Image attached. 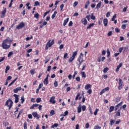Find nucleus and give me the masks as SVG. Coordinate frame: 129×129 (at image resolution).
Returning a JSON list of instances; mask_svg holds the SVG:
<instances>
[{
	"label": "nucleus",
	"mask_w": 129,
	"mask_h": 129,
	"mask_svg": "<svg viewBox=\"0 0 129 129\" xmlns=\"http://www.w3.org/2000/svg\"><path fill=\"white\" fill-rule=\"evenodd\" d=\"M89 5H90V2L89 0H88L86 2V4L85 5V9H87V8H88V6H89Z\"/></svg>",
	"instance_id": "6ab92c4d"
},
{
	"label": "nucleus",
	"mask_w": 129,
	"mask_h": 129,
	"mask_svg": "<svg viewBox=\"0 0 129 129\" xmlns=\"http://www.w3.org/2000/svg\"><path fill=\"white\" fill-rule=\"evenodd\" d=\"M63 58L64 59H67V58H68V53H64V54L63 55Z\"/></svg>",
	"instance_id": "09e8293b"
},
{
	"label": "nucleus",
	"mask_w": 129,
	"mask_h": 129,
	"mask_svg": "<svg viewBox=\"0 0 129 129\" xmlns=\"http://www.w3.org/2000/svg\"><path fill=\"white\" fill-rule=\"evenodd\" d=\"M30 74H31V75H34L35 74V70H31L30 71Z\"/></svg>",
	"instance_id": "49530a36"
},
{
	"label": "nucleus",
	"mask_w": 129,
	"mask_h": 129,
	"mask_svg": "<svg viewBox=\"0 0 129 129\" xmlns=\"http://www.w3.org/2000/svg\"><path fill=\"white\" fill-rule=\"evenodd\" d=\"M39 5H40V3H39L38 1H36L34 3V7H36V6H39Z\"/></svg>",
	"instance_id": "a18cd8bd"
},
{
	"label": "nucleus",
	"mask_w": 129,
	"mask_h": 129,
	"mask_svg": "<svg viewBox=\"0 0 129 129\" xmlns=\"http://www.w3.org/2000/svg\"><path fill=\"white\" fill-rule=\"evenodd\" d=\"M13 101L11 100V99H9L6 102L5 105L7 106H8L9 107V110L12 108L13 106Z\"/></svg>",
	"instance_id": "20e7f679"
},
{
	"label": "nucleus",
	"mask_w": 129,
	"mask_h": 129,
	"mask_svg": "<svg viewBox=\"0 0 129 129\" xmlns=\"http://www.w3.org/2000/svg\"><path fill=\"white\" fill-rule=\"evenodd\" d=\"M69 21V18H67L65 20H64L63 26L65 27V26L67 25V23H68Z\"/></svg>",
	"instance_id": "a211bd4d"
},
{
	"label": "nucleus",
	"mask_w": 129,
	"mask_h": 129,
	"mask_svg": "<svg viewBox=\"0 0 129 129\" xmlns=\"http://www.w3.org/2000/svg\"><path fill=\"white\" fill-rule=\"evenodd\" d=\"M56 15H57V11H54V13L53 14V15L51 16V18L53 19L55 18V17H56Z\"/></svg>",
	"instance_id": "bb28decb"
},
{
	"label": "nucleus",
	"mask_w": 129,
	"mask_h": 129,
	"mask_svg": "<svg viewBox=\"0 0 129 129\" xmlns=\"http://www.w3.org/2000/svg\"><path fill=\"white\" fill-rule=\"evenodd\" d=\"M122 104V102H121L120 103L118 104L117 105L115 106L114 110L116 111V110L118 108H119L120 110H121V108H122V107H121V105Z\"/></svg>",
	"instance_id": "0eeeda50"
},
{
	"label": "nucleus",
	"mask_w": 129,
	"mask_h": 129,
	"mask_svg": "<svg viewBox=\"0 0 129 129\" xmlns=\"http://www.w3.org/2000/svg\"><path fill=\"white\" fill-rule=\"evenodd\" d=\"M49 102L52 103V104H55L56 103V101H55V96H52L49 99Z\"/></svg>",
	"instance_id": "1a4fd4ad"
},
{
	"label": "nucleus",
	"mask_w": 129,
	"mask_h": 129,
	"mask_svg": "<svg viewBox=\"0 0 129 129\" xmlns=\"http://www.w3.org/2000/svg\"><path fill=\"white\" fill-rule=\"evenodd\" d=\"M81 23L83 24L84 26H86V25L88 24L87 20L86 18H84L81 20Z\"/></svg>",
	"instance_id": "6e6552de"
},
{
	"label": "nucleus",
	"mask_w": 129,
	"mask_h": 129,
	"mask_svg": "<svg viewBox=\"0 0 129 129\" xmlns=\"http://www.w3.org/2000/svg\"><path fill=\"white\" fill-rule=\"evenodd\" d=\"M79 96H80V93H78L76 97V99L75 100H78V98H79Z\"/></svg>",
	"instance_id": "3c124183"
},
{
	"label": "nucleus",
	"mask_w": 129,
	"mask_h": 129,
	"mask_svg": "<svg viewBox=\"0 0 129 129\" xmlns=\"http://www.w3.org/2000/svg\"><path fill=\"white\" fill-rule=\"evenodd\" d=\"M89 110L90 111V113H91V115L93 114V113L92 112V109L91 108V107H89Z\"/></svg>",
	"instance_id": "5fc2aeb1"
},
{
	"label": "nucleus",
	"mask_w": 129,
	"mask_h": 129,
	"mask_svg": "<svg viewBox=\"0 0 129 129\" xmlns=\"http://www.w3.org/2000/svg\"><path fill=\"white\" fill-rule=\"evenodd\" d=\"M9 70H10V67L9 66H7L5 70V73H8V71H9Z\"/></svg>",
	"instance_id": "c9c22d12"
},
{
	"label": "nucleus",
	"mask_w": 129,
	"mask_h": 129,
	"mask_svg": "<svg viewBox=\"0 0 129 129\" xmlns=\"http://www.w3.org/2000/svg\"><path fill=\"white\" fill-rule=\"evenodd\" d=\"M114 110V106H110L109 108V112H112L113 110Z\"/></svg>",
	"instance_id": "393cba45"
},
{
	"label": "nucleus",
	"mask_w": 129,
	"mask_h": 129,
	"mask_svg": "<svg viewBox=\"0 0 129 129\" xmlns=\"http://www.w3.org/2000/svg\"><path fill=\"white\" fill-rule=\"evenodd\" d=\"M73 25V22L72 21H70L69 23V27H71Z\"/></svg>",
	"instance_id": "774afa93"
},
{
	"label": "nucleus",
	"mask_w": 129,
	"mask_h": 129,
	"mask_svg": "<svg viewBox=\"0 0 129 129\" xmlns=\"http://www.w3.org/2000/svg\"><path fill=\"white\" fill-rule=\"evenodd\" d=\"M115 18H116V14H114L112 18L111 19V21L113 22V21H115Z\"/></svg>",
	"instance_id": "79ce46f5"
},
{
	"label": "nucleus",
	"mask_w": 129,
	"mask_h": 129,
	"mask_svg": "<svg viewBox=\"0 0 129 129\" xmlns=\"http://www.w3.org/2000/svg\"><path fill=\"white\" fill-rule=\"evenodd\" d=\"M50 114L51 116L54 115V114H55V111H54V110H52L50 112Z\"/></svg>",
	"instance_id": "a19ab883"
},
{
	"label": "nucleus",
	"mask_w": 129,
	"mask_h": 129,
	"mask_svg": "<svg viewBox=\"0 0 129 129\" xmlns=\"http://www.w3.org/2000/svg\"><path fill=\"white\" fill-rule=\"evenodd\" d=\"M14 97H15V103H18V102H19V95L15 94L14 95Z\"/></svg>",
	"instance_id": "ddd939ff"
},
{
	"label": "nucleus",
	"mask_w": 129,
	"mask_h": 129,
	"mask_svg": "<svg viewBox=\"0 0 129 129\" xmlns=\"http://www.w3.org/2000/svg\"><path fill=\"white\" fill-rule=\"evenodd\" d=\"M81 74L83 78H86V74H85V72H81Z\"/></svg>",
	"instance_id": "5701e85b"
},
{
	"label": "nucleus",
	"mask_w": 129,
	"mask_h": 129,
	"mask_svg": "<svg viewBox=\"0 0 129 129\" xmlns=\"http://www.w3.org/2000/svg\"><path fill=\"white\" fill-rule=\"evenodd\" d=\"M64 8V4H61L60 6V11H62V10H63V8Z\"/></svg>",
	"instance_id": "e2e57ef3"
},
{
	"label": "nucleus",
	"mask_w": 129,
	"mask_h": 129,
	"mask_svg": "<svg viewBox=\"0 0 129 129\" xmlns=\"http://www.w3.org/2000/svg\"><path fill=\"white\" fill-rule=\"evenodd\" d=\"M93 129H101V127L99 125H96Z\"/></svg>",
	"instance_id": "c756f323"
},
{
	"label": "nucleus",
	"mask_w": 129,
	"mask_h": 129,
	"mask_svg": "<svg viewBox=\"0 0 129 129\" xmlns=\"http://www.w3.org/2000/svg\"><path fill=\"white\" fill-rule=\"evenodd\" d=\"M90 16L91 20H95V16L93 15V13H92Z\"/></svg>",
	"instance_id": "7c9ffc66"
},
{
	"label": "nucleus",
	"mask_w": 129,
	"mask_h": 129,
	"mask_svg": "<svg viewBox=\"0 0 129 129\" xmlns=\"http://www.w3.org/2000/svg\"><path fill=\"white\" fill-rule=\"evenodd\" d=\"M54 39H52L51 41V40H50L49 41H48L46 43V45L49 47L51 48L52 47V45H54Z\"/></svg>",
	"instance_id": "39448f33"
},
{
	"label": "nucleus",
	"mask_w": 129,
	"mask_h": 129,
	"mask_svg": "<svg viewBox=\"0 0 129 129\" xmlns=\"http://www.w3.org/2000/svg\"><path fill=\"white\" fill-rule=\"evenodd\" d=\"M13 42V40L9 39L7 38L4 40L2 43V47L3 49H8L11 48V43Z\"/></svg>",
	"instance_id": "f257e3e1"
},
{
	"label": "nucleus",
	"mask_w": 129,
	"mask_h": 129,
	"mask_svg": "<svg viewBox=\"0 0 129 129\" xmlns=\"http://www.w3.org/2000/svg\"><path fill=\"white\" fill-rule=\"evenodd\" d=\"M39 17H40L39 13H37L36 14H34V18L36 19H39Z\"/></svg>",
	"instance_id": "72a5a7b5"
},
{
	"label": "nucleus",
	"mask_w": 129,
	"mask_h": 129,
	"mask_svg": "<svg viewBox=\"0 0 129 129\" xmlns=\"http://www.w3.org/2000/svg\"><path fill=\"white\" fill-rule=\"evenodd\" d=\"M76 80L77 81H78V82H79L80 81V77H77L76 78Z\"/></svg>",
	"instance_id": "69168bd1"
},
{
	"label": "nucleus",
	"mask_w": 129,
	"mask_h": 129,
	"mask_svg": "<svg viewBox=\"0 0 129 129\" xmlns=\"http://www.w3.org/2000/svg\"><path fill=\"white\" fill-rule=\"evenodd\" d=\"M84 56V54H83L82 53H81L80 55L79 56L77 61L78 62H79V67H80V66L81 65V64H82V63H83L84 59H83V57Z\"/></svg>",
	"instance_id": "f03ea898"
},
{
	"label": "nucleus",
	"mask_w": 129,
	"mask_h": 129,
	"mask_svg": "<svg viewBox=\"0 0 129 129\" xmlns=\"http://www.w3.org/2000/svg\"><path fill=\"white\" fill-rule=\"evenodd\" d=\"M22 90V88L21 87L16 88L15 89H14L13 90V91L14 92V93H18V92H19V91Z\"/></svg>",
	"instance_id": "9b49d317"
},
{
	"label": "nucleus",
	"mask_w": 129,
	"mask_h": 129,
	"mask_svg": "<svg viewBox=\"0 0 129 129\" xmlns=\"http://www.w3.org/2000/svg\"><path fill=\"white\" fill-rule=\"evenodd\" d=\"M43 83L44 84H45V85H47V84H48V79H45L44 81H43Z\"/></svg>",
	"instance_id": "2f4dec72"
},
{
	"label": "nucleus",
	"mask_w": 129,
	"mask_h": 129,
	"mask_svg": "<svg viewBox=\"0 0 129 129\" xmlns=\"http://www.w3.org/2000/svg\"><path fill=\"white\" fill-rule=\"evenodd\" d=\"M42 87H43V83H41L39 85L38 89H41V88H42Z\"/></svg>",
	"instance_id": "052dcab7"
},
{
	"label": "nucleus",
	"mask_w": 129,
	"mask_h": 129,
	"mask_svg": "<svg viewBox=\"0 0 129 129\" xmlns=\"http://www.w3.org/2000/svg\"><path fill=\"white\" fill-rule=\"evenodd\" d=\"M32 115L34 116V117H36L37 119H39L40 116L39 115V114H38V113H37L36 112H33L32 113Z\"/></svg>",
	"instance_id": "f8f14e48"
},
{
	"label": "nucleus",
	"mask_w": 129,
	"mask_h": 129,
	"mask_svg": "<svg viewBox=\"0 0 129 129\" xmlns=\"http://www.w3.org/2000/svg\"><path fill=\"white\" fill-rule=\"evenodd\" d=\"M87 93H89V94H91V93H92V90H91V89H89L87 91Z\"/></svg>",
	"instance_id": "bf43d9fd"
},
{
	"label": "nucleus",
	"mask_w": 129,
	"mask_h": 129,
	"mask_svg": "<svg viewBox=\"0 0 129 129\" xmlns=\"http://www.w3.org/2000/svg\"><path fill=\"white\" fill-rule=\"evenodd\" d=\"M59 48L60 50H62V49H63V48H64V44H61L59 46Z\"/></svg>",
	"instance_id": "680f3d73"
},
{
	"label": "nucleus",
	"mask_w": 129,
	"mask_h": 129,
	"mask_svg": "<svg viewBox=\"0 0 129 129\" xmlns=\"http://www.w3.org/2000/svg\"><path fill=\"white\" fill-rule=\"evenodd\" d=\"M119 111H120V109L118 110V111L116 112V116H120V112Z\"/></svg>",
	"instance_id": "4be33fe9"
},
{
	"label": "nucleus",
	"mask_w": 129,
	"mask_h": 129,
	"mask_svg": "<svg viewBox=\"0 0 129 129\" xmlns=\"http://www.w3.org/2000/svg\"><path fill=\"white\" fill-rule=\"evenodd\" d=\"M103 22L104 27H106L108 23V20H107V18L104 19Z\"/></svg>",
	"instance_id": "4468645a"
},
{
	"label": "nucleus",
	"mask_w": 129,
	"mask_h": 129,
	"mask_svg": "<svg viewBox=\"0 0 129 129\" xmlns=\"http://www.w3.org/2000/svg\"><path fill=\"white\" fill-rule=\"evenodd\" d=\"M28 124V123L27 122H25L24 123V129H27L28 128V127L27 126Z\"/></svg>",
	"instance_id": "473e14b6"
},
{
	"label": "nucleus",
	"mask_w": 129,
	"mask_h": 129,
	"mask_svg": "<svg viewBox=\"0 0 129 129\" xmlns=\"http://www.w3.org/2000/svg\"><path fill=\"white\" fill-rule=\"evenodd\" d=\"M51 70V66H49L48 67H47V71H48V72H50Z\"/></svg>",
	"instance_id": "338daca9"
},
{
	"label": "nucleus",
	"mask_w": 129,
	"mask_h": 129,
	"mask_svg": "<svg viewBox=\"0 0 129 129\" xmlns=\"http://www.w3.org/2000/svg\"><path fill=\"white\" fill-rule=\"evenodd\" d=\"M94 26V23H92L90 24L87 27V29H91L92 27H93Z\"/></svg>",
	"instance_id": "cd10ccee"
},
{
	"label": "nucleus",
	"mask_w": 129,
	"mask_h": 129,
	"mask_svg": "<svg viewBox=\"0 0 129 129\" xmlns=\"http://www.w3.org/2000/svg\"><path fill=\"white\" fill-rule=\"evenodd\" d=\"M107 57L108 58H109L110 56V51H109V49H107Z\"/></svg>",
	"instance_id": "b1692460"
},
{
	"label": "nucleus",
	"mask_w": 129,
	"mask_h": 129,
	"mask_svg": "<svg viewBox=\"0 0 129 129\" xmlns=\"http://www.w3.org/2000/svg\"><path fill=\"white\" fill-rule=\"evenodd\" d=\"M77 5H78V2L76 1L74 2V3L73 4V7H75L77 6Z\"/></svg>",
	"instance_id": "6e6d98bb"
},
{
	"label": "nucleus",
	"mask_w": 129,
	"mask_h": 129,
	"mask_svg": "<svg viewBox=\"0 0 129 129\" xmlns=\"http://www.w3.org/2000/svg\"><path fill=\"white\" fill-rule=\"evenodd\" d=\"M108 90H109V87H106V88L103 89L100 92V95H101L102 94H103V93H104V92H105V91H107Z\"/></svg>",
	"instance_id": "9d476101"
},
{
	"label": "nucleus",
	"mask_w": 129,
	"mask_h": 129,
	"mask_svg": "<svg viewBox=\"0 0 129 129\" xmlns=\"http://www.w3.org/2000/svg\"><path fill=\"white\" fill-rule=\"evenodd\" d=\"M41 101H42V99H41V98H37L36 99V102L37 103H39V102H40Z\"/></svg>",
	"instance_id": "58836bf2"
},
{
	"label": "nucleus",
	"mask_w": 129,
	"mask_h": 129,
	"mask_svg": "<svg viewBox=\"0 0 129 129\" xmlns=\"http://www.w3.org/2000/svg\"><path fill=\"white\" fill-rule=\"evenodd\" d=\"M122 66V63H120L118 66H117V68L116 69V72H118L119 71V68Z\"/></svg>",
	"instance_id": "f3484780"
},
{
	"label": "nucleus",
	"mask_w": 129,
	"mask_h": 129,
	"mask_svg": "<svg viewBox=\"0 0 129 129\" xmlns=\"http://www.w3.org/2000/svg\"><path fill=\"white\" fill-rule=\"evenodd\" d=\"M28 117L30 119H32V118H33V115H32V114H29L28 115Z\"/></svg>",
	"instance_id": "13d9d810"
},
{
	"label": "nucleus",
	"mask_w": 129,
	"mask_h": 129,
	"mask_svg": "<svg viewBox=\"0 0 129 129\" xmlns=\"http://www.w3.org/2000/svg\"><path fill=\"white\" fill-rule=\"evenodd\" d=\"M58 126V123H54L53 125H52L51 127V128H54V127H57Z\"/></svg>",
	"instance_id": "4c0bfd02"
},
{
	"label": "nucleus",
	"mask_w": 129,
	"mask_h": 129,
	"mask_svg": "<svg viewBox=\"0 0 129 129\" xmlns=\"http://www.w3.org/2000/svg\"><path fill=\"white\" fill-rule=\"evenodd\" d=\"M111 35H112V31H109L107 34L108 37H110Z\"/></svg>",
	"instance_id": "4d7b16f0"
},
{
	"label": "nucleus",
	"mask_w": 129,
	"mask_h": 129,
	"mask_svg": "<svg viewBox=\"0 0 129 129\" xmlns=\"http://www.w3.org/2000/svg\"><path fill=\"white\" fill-rule=\"evenodd\" d=\"M53 85L54 87H57V86H58V82H57L56 81H54Z\"/></svg>",
	"instance_id": "8fccbe9b"
},
{
	"label": "nucleus",
	"mask_w": 129,
	"mask_h": 129,
	"mask_svg": "<svg viewBox=\"0 0 129 129\" xmlns=\"http://www.w3.org/2000/svg\"><path fill=\"white\" fill-rule=\"evenodd\" d=\"M78 113H80V112H81V105H80L78 107Z\"/></svg>",
	"instance_id": "c85d7f7f"
},
{
	"label": "nucleus",
	"mask_w": 129,
	"mask_h": 129,
	"mask_svg": "<svg viewBox=\"0 0 129 129\" xmlns=\"http://www.w3.org/2000/svg\"><path fill=\"white\" fill-rule=\"evenodd\" d=\"M119 85H122V80L121 79H119Z\"/></svg>",
	"instance_id": "37998d69"
},
{
	"label": "nucleus",
	"mask_w": 129,
	"mask_h": 129,
	"mask_svg": "<svg viewBox=\"0 0 129 129\" xmlns=\"http://www.w3.org/2000/svg\"><path fill=\"white\" fill-rule=\"evenodd\" d=\"M7 13V10L5 9L3 12H2V16H1V18H3V17H5V15Z\"/></svg>",
	"instance_id": "a878e982"
},
{
	"label": "nucleus",
	"mask_w": 129,
	"mask_h": 129,
	"mask_svg": "<svg viewBox=\"0 0 129 129\" xmlns=\"http://www.w3.org/2000/svg\"><path fill=\"white\" fill-rule=\"evenodd\" d=\"M107 71H108V68H106L104 69L103 70V72H104V73H106V72H107Z\"/></svg>",
	"instance_id": "864d4df0"
},
{
	"label": "nucleus",
	"mask_w": 129,
	"mask_h": 129,
	"mask_svg": "<svg viewBox=\"0 0 129 129\" xmlns=\"http://www.w3.org/2000/svg\"><path fill=\"white\" fill-rule=\"evenodd\" d=\"M68 115V111H66L63 114H61L60 115V116H66V115Z\"/></svg>",
	"instance_id": "412c9836"
},
{
	"label": "nucleus",
	"mask_w": 129,
	"mask_h": 129,
	"mask_svg": "<svg viewBox=\"0 0 129 129\" xmlns=\"http://www.w3.org/2000/svg\"><path fill=\"white\" fill-rule=\"evenodd\" d=\"M99 111V109H98V108H96L95 111L94 112V115H96L97 114V112H98Z\"/></svg>",
	"instance_id": "ea45409f"
},
{
	"label": "nucleus",
	"mask_w": 129,
	"mask_h": 129,
	"mask_svg": "<svg viewBox=\"0 0 129 129\" xmlns=\"http://www.w3.org/2000/svg\"><path fill=\"white\" fill-rule=\"evenodd\" d=\"M21 103H24V102L25 101V97L24 96L21 97Z\"/></svg>",
	"instance_id": "603ef678"
},
{
	"label": "nucleus",
	"mask_w": 129,
	"mask_h": 129,
	"mask_svg": "<svg viewBox=\"0 0 129 129\" xmlns=\"http://www.w3.org/2000/svg\"><path fill=\"white\" fill-rule=\"evenodd\" d=\"M11 79H12V76H9L7 77V79L6 80H7V81H9V80H11Z\"/></svg>",
	"instance_id": "0e129e2a"
},
{
	"label": "nucleus",
	"mask_w": 129,
	"mask_h": 129,
	"mask_svg": "<svg viewBox=\"0 0 129 129\" xmlns=\"http://www.w3.org/2000/svg\"><path fill=\"white\" fill-rule=\"evenodd\" d=\"M17 80H18V78H16L10 84H9L8 85V87L12 86V85H13V84H14V83H15V82H16V81H17Z\"/></svg>",
	"instance_id": "dca6fc26"
},
{
	"label": "nucleus",
	"mask_w": 129,
	"mask_h": 129,
	"mask_svg": "<svg viewBox=\"0 0 129 129\" xmlns=\"http://www.w3.org/2000/svg\"><path fill=\"white\" fill-rule=\"evenodd\" d=\"M82 109L83 111H85V110H86V106L85 105H83L82 106Z\"/></svg>",
	"instance_id": "c03bdc74"
},
{
	"label": "nucleus",
	"mask_w": 129,
	"mask_h": 129,
	"mask_svg": "<svg viewBox=\"0 0 129 129\" xmlns=\"http://www.w3.org/2000/svg\"><path fill=\"white\" fill-rule=\"evenodd\" d=\"M24 27H25V23H24V22H21L16 27V28L18 30H20V29L24 28Z\"/></svg>",
	"instance_id": "423d86ee"
},
{
	"label": "nucleus",
	"mask_w": 129,
	"mask_h": 129,
	"mask_svg": "<svg viewBox=\"0 0 129 129\" xmlns=\"http://www.w3.org/2000/svg\"><path fill=\"white\" fill-rule=\"evenodd\" d=\"M114 122H115V121L113 119H111L110 121V125L111 126L112 125V124H113V123H114Z\"/></svg>",
	"instance_id": "f704fd0d"
},
{
	"label": "nucleus",
	"mask_w": 129,
	"mask_h": 129,
	"mask_svg": "<svg viewBox=\"0 0 129 129\" xmlns=\"http://www.w3.org/2000/svg\"><path fill=\"white\" fill-rule=\"evenodd\" d=\"M91 87H92L91 85L87 84L85 86V89H86V90H88V89H89L90 88H91Z\"/></svg>",
	"instance_id": "2eb2a0df"
},
{
	"label": "nucleus",
	"mask_w": 129,
	"mask_h": 129,
	"mask_svg": "<svg viewBox=\"0 0 129 129\" xmlns=\"http://www.w3.org/2000/svg\"><path fill=\"white\" fill-rule=\"evenodd\" d=\"M49 60H50V58L48 57H46L45 58V64H47V63H48V62H49Z\"/></svg>",
	"instance_id": "e433bc0d"
},
{
	"label": "nucleus",
	"mask_w": 129,
	"mask_h": 129,
	"mask_svg": "<svg viewBox=\"0 0 129 129\" xmlns=\"http://www.w3.org/2000/svg\"><path fill=\"white\" fill-rule=\"evenodd\" d=\"M78 53V51L76 50L73 53V55L69 58V63H72L74 59H75V57L77 56V53Z\"/></svg>",
	"instance_id": "7ed1b4c3"
},
{
	"label": "nucleus",
	"mask_w": 129,
	"mask_h": 129,
	"mask_svg": "<svg viewBox=\"0 0 129 129\" xmlns=\"http://www.w3.org/2000/svg\"><path fill=\"white\" fill-rule=\"evenodd\" d=\"M12 55H14V52H13V51H11L9 53V54L8 55V57H11V56H12Z\"/></svg>",
	"instance_id": "de8ad7c7"
},
{
	"label": "nucleus",
	"mask_w": 129,
	"mask_h": 129,
	"mask_svg": "<svg viewBox=\"0 0 129 129\" xmlns=\"http://www.w3.org/2000/svg\"><path fill=\"white\" fill-rule=\"evenodd\" d=\"M100 7H101V2H99L96 6V9L98 10L100 9Z\"/></svg>",
	"instance_id": "aec40b11"
}]
</instances>
